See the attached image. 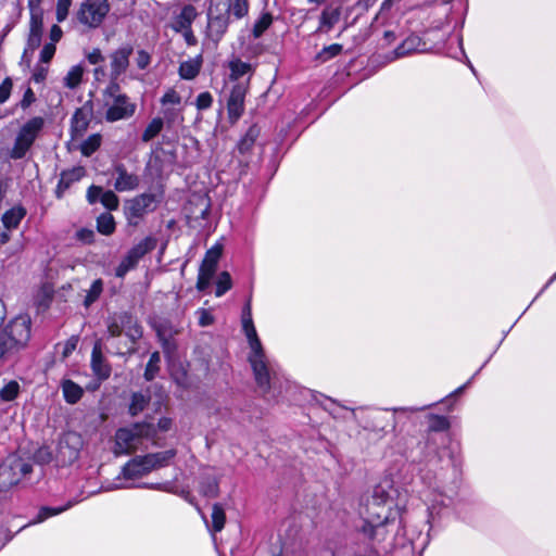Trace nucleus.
Masks as SVG:
<instances>
[{
    "mask_svg": "<svg viewBox=\"0 0 556 556\" xmlns=\"http://www.w3.org/2000/svg\"><path fill=\"white\" fill-rule=\"evenodd\" d=\"M241 323L242 331L250 348L248 361L251 365L257 390L266 401L278 402L286 389L287 381L280 375L278 365L266 355L257 336L252 314H242Z\"/></svg>",
    "mask_w": 556,
    "mask_h": 556,
    "instance_id": "1",
    "label": "nucleus"
},
{
    "mask_svg": "<svg viewBox=\"0 0 556 556\" xmlns=\"http://www.w3.org/2000/svg\"><path fill=\"white\" fill-rule=\"evenodd\" d=\"M392 489L387 490L383 485L374 488L371 494L363 498L359 504L358 514L363 526L358 531L370 541L384 539L389 528L401 520V508L395 502Z\"/></svg>",
    "mask_w": 556,
    "mask_h": 556,
    "instance_id": "2",
    "label": "nucleus"
},
{
    "mask_svg": "<svg viewBox=\"0 0 556 556\" xmlns=\"http://www.w3.org/2000/svg\"><path fill=\"white\" fill-rule=\"evenodd\" d=\"M433 404L424 406H404L388 408H372L366 412L363 427L377 434H384L388 429L394 430L403 419H409L412 415L422 412Z\"/></svg>",
    "mask_w": 556,
    "mask_h": 556,
    "instance_id": "3",
    "label": "nucleus"
},
{
    "mask_svg": "<svg viewBox=\"0 0 556 556\" xmlns=\"http://www.w3.org/2000/svg\"><path fill=\"white\" fill-rule=\"evenodd\" d=\"M103 108L106 122L114 123L130 118L136 112V103L121 91L116 81H111L103 91Z\"/></svg>",
    "mask_w": 556,
    "mask_h": 556,
    "instance_id": "4",
    "label": "nucleus"
},
{
    "mask_svg": "<svg viewBox=\"0 0 556 556\" xmlns=\"http://www.w3.org/2000/svg\"><path fill=\"white\" fill-rule=\"evenodd\" d=\"M156 433L152 424L137 422L130 427L119 428L115 433V454H130L143 446L146 440H151Z\"/></svg>",
    "mask_w": 556,
    "mask_h": 556,
    "instance_id": "5",
    "label": "nucleus"
},
{
    "mask_svg": "<svg viewBox=\"0 0 556 556\" xmlns=\"http://www.w3.org/2000/svg\"><path fill=\"white\" fill-rule=\"evenodd\" d=\"M45 124V118L41 116H35L25 122L16 132L13 146L8 151V156L14 161L24 159L39 138Z\"/></svg>",
    "mask_w": 556,
    "mask_h": 556,
    "instance_id": "6",
    "label": "nucleus"
},
{
    "mask_svg": "<svg viewBox=\"0 0 556 556\" xmlns=\"http://www.w3.org/2000/svg\"><path fill=\"white\" fill-rule=\"evenodd\" d=\"M156 247V239L153 237H146L136 245H134L127 254L122 258L121 263L115 269V276L124 278L127 273L138 265L139 261Z\"/></svg>",
    "mask_w": 556,
    "mask_h": 556,
    "instance_id": "7",
    "label": "nucleus"
},
{
    "mask_svg": "<svg viewBox=\"0 0 556 556\" xmlns=\"http://www.w3.org/2000/svg\"><path fill=\"white\" fill-rule=\"evenodd\" d=\"M8 340L7 350L9 348L25 345L30 338V318L27 315H20L12 319L4 329Z\"/></svg>",
    "mask_w": 556,
    "mask_h": 556,
    "instance_id": "8",
    "label": "nucleus"
},
{
    "mask_svg": "<svg viewBox=\"0 0 556 556\" xmlns=\"http://www.w3.org/2000/svg\"><path fill=\"white\" fill-rule=\"evenodd\" d=\"M162 118L168 128L182 121L181 96L174 88H169L160 99Z\"/></svg>",
    "mask_w": 556,
    "mask_h": 556,
    "instance_id": "9",
    "label": "nucleus"
},
{
    "mask_svg": "<svg viewBox=\"0 0 556 556\" xmlns=\"http://www.w3.org/2000/svg\"><path fill=\"white\" fill-rule=\"evenodd\" d=\"M30 470L31 466L18 458L7 459L0 465V486L10 488L17 484Z\"/></svg>",
    "mask_w": 556,
    "mask_h": 556,
    "instance_id": "10",
    "label": "nucleus"
},
{
    "mask_svg": "<svg viewBox=\"0 0 556 556\" xmlns=\"http://www.w3.org/2000/svg\"><path fill=\"white\" fill-rule=\"evenodd\" d=\"M109 12L108 0H86L78 11L80 23L90 27L99 26Z\"/></svg>",
    "mask_w": 556,
    "mask_h": 556,
    "instance_id": "11",
    "label": "nucleus"
},
{
    "mask_svg": "<svg viewBox=\"0 0 556 556\" xmlns=\"http://www.w3.org/2000/svg\"><path fill=\"white\" fill-rule=\"evenodd\" d=\"M455 495L456 490L454 488H450L446 492L434 490L431 493L428 507V523L431 528L435 525L437 519H440L444 511L453 504Z\"/></svg>",
    "mask_w": 556,
    "mask_h": 556,
    "instance_id": "12",
    "label": "nucleus"
},
{
    "mask_svg": "<svg viewBox=\"0 0 556 556\" xmlns=\"http://www.w3.org/2000/svg\"><path fill=\"white\" fill-rule=\"evenodd\" d=\"M248 93V81L236 83L227 101L228 117L236 123L244 113V101Z\"/></svg>",
    "mask_w": 556,
    "mask_h": 556,
    "instance_id": "13",
    "label": "nucleus"
},
{
    "mask_svg": "<svg viewBox=\"0 0 556 556\" xmlns=\"http://www.w3.org/2000/svg\"><path fill=\"white\" fill-rule=\"evenodd\" d=\"M26 208L21 205H14L11 208L7 210L1 216V223L4 228L3 231H0V242L5 244L10 241L11 236L10 231L16 229L23 218L26 216Z\"/></svg>",
    "mask_w": 556,
    "mask_h": 556,
    "instance_id": "14",
    "label": "nucleus"
},
{
    "mask_svg": "<svg viewBox=\"0 0 556 556\" xmlns=\"http://www.w3.org/2000/svg\"><path fill=\"white\" fill-rule=\"evenodd\" d=\"M81 446L80 435L76 432H68L59 443V456L64 464H72L78 458Z\"/></svg>",
    "mask_w": 556,
    "mask_h": 556,
    "instance_id": "15",
    "label": "nucleus"
},
{
    "mask_svg": "<svg viewBox=\"0 0 556 556\" xmlns=\"http://www.w3.org/2000/svg\"><path fill=\"white\" fill-rule=\"evenodd\" d=\"M112 176L114 177V189L118 192H127L137 189L140 182L138 175L129 173L124 164L114 165Z\"/></svg>",
    "mask_w": 556,
    "mask_h": 556,
    "instance_id": "16",
    "label": "nucleus"
},
{
    "mask_svg": "<svg viewBox=\"0 0 556 556\" xmlns=\"http://www.w3.org/2000/svg\"><path fill=\"white\" fill-rule=\"evenodd\" d=\"M156 207V198L152 193H142L128 202L127 212L132 218H140L154 211Z\"/></svg>",
    "mask_w": 556,
    "mask_h": 556,
    "instance_id": "17",
    "label": "nucleus"
},
{
    "mask_svg": "<svg viewBox=\"0 0 556 556\" xmlns=\"http://www.w3.org/2000/svg\"><path fill=\"white\" fill-rule=\"evenodd\" d=\"M279 551H273L270 556H288L303 551V542L299 538V530L296 527L290 528L286 534V538H279Z\"/></svg>",
    "mask_w": 556,
    "mask_h": 556,
    "instance_id": "18",
    "label": "nucleus"
},
{
    "mask_svg": "<svg viewBox=\"0 0 556 556\" xmlns=\"http://www.w3.org/2000/svg\"><path fill=\"white\" fill-rule=\"evenodd\" d=\"M132 53V47L123 46L115 50L111 55V77L112 81L116 80L124 74L129 65V58Z\"/></svg>",
    "mask_w": 556,
    "mask_h": 556,
    "instance_id": "19",
    "label": "nucleus"
},
{
    "mask_svg": "<svg viewBox=\"0 0 556 556\" xmlns=\"http://www.w3.org/2000/svg\"><path fill=\"white\" fill-rule=\"evenodd\" d=\"M342 16V8L340 5H326L319 16L316 33L328 34L340 22Z\"/></svg>",
    "mask_w": 556,
    "mask_h": 556,
    "instance_id": "20",
    "label": "nucleus"
},
{
    "mask_svg": "<svg viewBox=\"0 0 556 556\" xmlns=\"http://www.w3.org/2000/svg\"><path fill=\"white\" fill-rule=\"evenodd\" d=\"M91 369L99 380H105L111 375V366L103 357L101 346L96 343L91 353Z\"/></svg>",
    "mask_w": 556,
    "mask_h": 556,
    "instance_id": "21",
    "label": "nucleus"
},
{
    "mask_svg": "<svg viewBox=\"0 0 556 556\" xmlns=\"http://www.w3.org/2000/svg\"><path fill=\"white\" fill-rule=\"evenodd\" d=\"M151 472L146 464L144 456H138L129 460L122 469V476L126 480L141 478Z\"/></svg>",
    "mask_w": 556,
    "mask_h": 556,
    "instance_id": "22",
    "label": "nucleus"
},
{
    "mask_svg": "<svg viewBox=\"0 0 556 556\" xmlns=\"http://www.w3.org/2000/svg\"><path fill=\"white\" fill-rule=\"evenodd\" d=\"M197 16L198 12L195 8L191 4H186L182 7L180 13L174 18L172 28L176 33L191 28V25Z\"/></svg>",
    "mask_w": 556,
    "mask_h": 556,
    "instance_id": "23",
    "label": "nucleus"
},
{
    "mask_svg": "<svg viewBox=\"0 0 556 556\" xmlns=\"http://www.w3.org/2000/svg\"><path fill=\"white\" fill-rule=\"evenodd\" d=\"M42 35V11H30V30L27 45L36 49L41 42Z\"/></svg>",
    "mask_w": 556,
    "mask_h": 556,
    "instance_id": "24",
    "label": "nucleus"
},
{
    "mask_svg": "<svg viewBox=\"0 0 556 556\" xmlns=\"http://www.w3.org/2000/svg\"><path fill=\"white\" fill-rule=\"evenodd\" d=\"M202 63L203 59L201 54L193 59L181 62L178 68L180 78L185 80L194 79L201 71Z\"/></svg>",
    "mask_w": 556,
    "mask_h": 556,
    "instance_id": "25",
    "label": "nucleus"
},
{
    "mask_svg": "<svg viewBox=\"0 0 556 556\" xmlns=\"http://www.w3.org/2000/svg\"><path fill=\"white\" fill-rule=\"evenodd\" d=\"M175 450H167L163 452L147 454L144 455V459L146 464L148 465V469L152 471L167 466L169 462L175 457Z\"/></svg>",
    "mask_w": 556,
    "mask_h": 556,
    "instance_id": "26",
    "label": "nucleus"
},
{
    "mask_svg": "<svg viewBox=\"0 0 556 556\" xmlns=\"http://www.w3.org/2000/svg\"><path fill=\"white\" fill-rule=\"evenodd\" d=\"M130 323H132V316L127 313H122L110 317L108 321L109 336L112 338L119 337L124 332L126 326Z\"/></svg>",
    "mask_w": 556,
    "mask_h": 556,
    "instance_id": "27",
    "label": "nucleus"
},
{
    "mask_svg": "<svg viewBox=\"0 0 556 556\" xmlns=\"http://www.w3.org/2000/svg\"><path fill=\"white\" fill-rule=\"evenodd\" d=\"M74 504H75L74 502L70 501L64 506H59V507L43 506L38 510L36 517L33 520H30L27 525L21 527L20 530L24 529L27 526L41 523V522L46 521L48 518L56 516V515L70 509L71 507L74 506Z\"/></svg>",
    "mask_w": 556,
    "mask_h": 556,
    "instance_id": "28",
    "label": "nucleus"
},
{
    "mask_svg": "<svg viewBox=\"0 0 556 556\" xmlns=\"http://www.w3.org/2000/svg\"><path fill=\"white\" fill-rule=\"evenodd\" d=\"M229 22L230 17L226 12L218 15H214L213 11L208 12V28L216 35L217 39H220L227 31Z\"/></svg>",
    "mask_w": 556,
    "mask_h": 556,
    "instance_id": "29",
    "label": "nucleus"
},
{
    "mask_svg": "<svg viewBox=\"0 0 556 556\" xmlns=\"http://www.w3.org/2000/svg\"><path fill=\"white\" fill-rule=\"evenodd\" d=\"M63 397L68 404H76L84 395V389L71 379L61 382Z\"/></svg>",
    "mask_w": 556,
    "mask_h": 556,
    "instance_id": "30",
    "label": "nucleus"
},
{
    "mask_svg": "<svg viewBox=\"0 0 556 556\" xmlns=\"http://www.w3.org/2000/svg\"><path fill=\"white\" fill-rule=\"evenodd\" d=\"M84 175H85V169H84V167H80V166L63 172L61 174V178L59 180L56 195L60 198L61 193L64 190L70 188V186L73 182L80 180L84 177Z\"/></svg>",
    "mask_w": 556,
    "mask_h": 556,
    "instance_id": "31",
    "label": "nucleus"
},
{
    "mask_svg": "<svg viewBox=\"0 0 556 556\" xmlns=\"http://www.w3.org/2000/svg\"><path fill=\"white\" fill-rule=\"evenodd\" d=\"M421 39L418 36H408L394 51L392 60L403 58L412 52L421 50Z\"/></svg>",
    "mask_w": 556,
    "mask_h": 556,
    "instance_id": "32",
    "label": "nucleus"
},
{
    "mask_svg": "<svg viewBox=\"0 0 556 556\" xmlns=\"http://www.w3.org/2000/svg\"><path fill=\"white\" fill-rule=\"evenodd\" d=\"M220 255L222 249L219 247H214L210 249L206 252L199 270L214 276Z\"/></svg>",
    "mask_w": 556,
    "mask_h": 556,
    "instance_id": "33",
    "label": "nucleus"
},
{
    "mask_svg": "<svg viewBox=\"0 0 556 556\" xmlns=\"http://www.w3.org/2000/svg\"><path fill=\"white\" fill-rule=\"evenodd\" d=\"M230 74L229 78L231 80H239L244 75L250 74L252 72V66L248 62H243L240 59H233L228 64Z\"/></svg>",
    "mask_w": 556,
    "mask_h": 556,
    "instance_id": "34",
    "label": "nucleus"
},
{
    "mask_svg": "<svg viewBox=\"0 0 556 556\" xmlns=\"http://www.w3.org/2000/svg\"><path fill=\"white\" fill-rule=\"evenodd\" d=\"M260 136V128L256 125H252L245 132V135L240 139L238 143V149L240 153L244 154L249 152L254 146L256 139Z\"/></svg>",
    "mask_w": 556,
    "mask_h": 556,
    "instance_id": "35",
    "label": "nucleus"
},
{
    "mask_svg": "<svg viewBox=\"0 0 556 556\" xmlns=\"http://www.w3.org/2000/svg\"><path fill=\"white\" fill-rule=\"evenodd\" d=\"M164 125H166V123L161 116L152 118L143 130L141 140L143 142L151 141L162 131Z\"/></svg>",
    "mask_w": 556,
    "mask_h": 556,
    "instance_id": "36",
    "label": "nucleus"
},
{
    "mask_svg": "<svg viewBox=\"0 0 556 556\" xmlns=\"http://www.w3.org/2000/svg\"><path fill=\"white\" fill-rule=\"evenodd\" d=\"M150 402V395L142 392H135L131 395L129 404V414L137 416L148 406Z\"/></svg>",
    "mask_w": 556,
    "mask_h": 556,
    "instance_id": "37",
    "label": "nucleus"
},
{
    "mask_svg": "<svg viewBox=\"0 0 556 556\" xmlns=\"http://www.w3.org/2000/svg\"><path fill=\"white\" fill-rule=\"evenodd\" d=\"M249 7L248 0H233L229 3L226 13L236 20H241L249 13Z\"/></svg>",
    "mask_w": 556,
    "mask_h": 556,
    "instance_id": "38",
    "label": "nucleus"
},
{
    "mask_svg": "<svg viewBox=\"0 0 556 556\" xmlns=\"http://www.w3.org/2000/svg\"><path fill=\"white\" fill-rule=\"evenodd\" d=\"M98 231L104 236L112 235L115 230V220L112 214L103 213L97 219Z\"/></svg>",
    "mask_w": 556,
    "mask_h": 556,
    "instance_id": "39",
    "label": "nucleus"
},
{
    "mask_svg": "<svg viewBox=\"0 0 556 556\" xmlns=\"http://www.w3.org/2000/svg\"><path fill=\"white\" fill-rule=\"evenodd\" d=\"M211 519H212L211 530L213 532L222 531L225 526L226 516H225V510L220 505H218V504L213 505Z\"/></svg>",
    "mask_w": 556,
    "mask_h": 556,
    "instance_id": "40",
    "label": "nucleus"
},
{
    "mask_svg": "<svg viewBox=\"0 0 556 556\" xmlns=\"http://www.w3.org/2000/svg\"><path fill=\"white\" fill-rule=\"evenodd\" d=\"M273 16L270 13H263L254 23L252 34L254 38H260L271 25Z\"/></svg>",
    "mask_w": 556,
    "mask_h": 556,
    "instance_id": "41",
    "label": "nucleus"
},
{
    "mask_svg": "<svg viewBox=\"0 0 556 556\" xmlns=\"http://www.w3.org/2000/svg\"><path fill=\"white\" fill-rule=\"evenodd\" d=\"M343 50L342 45L340 43H332L330 46L324 47L320 52L317 53L316 60L325 63L337 55H339Z\"/></svg>",
    "mask_w": 556,
    "mask_h": 556,
    "instance_id": "42",
    "label": "nucleus"
},
{
    "mask_svg": "<svg viewBox=\"0 0 556 556\" xmlns=\"http://www.w3.org/2000/svg\"><path fill=\"white\" fill-rule=\"evenodd\" d=\"M84 68L80 65L73 66L64 77V85L71 89L76 88L83 78Z\"/></svg>",
    "mask_w": 556,
    "mask_h": 556,
    "instance_id": "43",
    "label": "nucleus"
},
{
    "mask_svg": "<svg viewBox=\"0 0 556 556\" xmlns=\"http://www.w3.org/2000/svg\"><path fill=\"white\" fill-rule=\"evenodd\" d=\"M101 144V136L98 134L89 136L80 147V151L83 155L90 156L92 153H94Z\"/></svg>",
    "mask_w": 556,
    "mask_h": 556,
    "instance_id": "44",
    "label": "nucleus"
},
{
    "mask_svg": "<svg viewBox=\"0 0 556 556\" xmlns=\"http://www.w3.org/2000/svg\"><path fill=\"white\" fill-rule=\"evenodd\" d=\"M103 291V281L102 279H96L90 289L87 292V295L84 300V304L86 307H89L93 302H96Z\"/></svg>",
    "mask_w": 556,
    "mask_h": 556,
    "instance_id": "45",
    "label": "nucleus"
},
{
    "mask_svg": "<svg viewBox=\"0 0 556 556\" xmlns=\"http://www.w3.org/2000/svg\"><path fill=\"white\" fill-rule=\"evenodd\" d=\"M161 362V355L159 352H154L151 354L150 359L147 364L146 371H144V378L150 381L154 379L156 376L160 367L159 364Z\"/></svg>",
    "mask_w": 556,
    "mask_h": 556,
    "instance_id": "46",
    "label": "nucleus"
},
{
    "mask_svg": "<svg viewBox=\"0 0 556 556\" xmlns=\"http://www.w3.org/2000/svg\"><path fill=\"white\" fill-rule=\"evenodd\" d=\"M200 491L207 497H215L218 494V481L216 478H206L201 482Z\"/></svg>",
    "mask_w": 556,
    "mask_h": 556,
    "instance_id": "47",
    "label": "nucleus"
},
{
    "mask_svg": "<svg viewBox=\"0 0 556 556\" xmlns=\"http://www.w3.org/2000/svg\"><path fill=\"white\" fill-rule=\"evenodd\" d=\"M231 286H232V282H231L230 275L227 271L220 273V275L218 276V279H217V283H216L215 295L216 296L224 295L231 288Z\"/></svg>",
    "mask_w": 556,
    "mask_h": 556,
    "instance_id": "48",
    "label": "nucleus"
},
{
    "mask_svg": "<svg viewBox=\"0 0 556 556\" xmlns=\"http://www.w3.org/2000/svg\"><path fill=\"white\" fill-rule=\"evenodd\" d=\"M20 391V386L16 381H10L0 390V397L5 402L13 401Z\"/></svg>",
    "mask_w": 556,
    "mask_h": 556,
    "instance_id": "49",
    "label": "nucleus"
},
{
    "mask_svg": "<svg viewBox=\"0 0 556 556\" xmlns=\"http://www.w3.org/2000/svg\"><path fill=\"white\" fill-rule=\"evenodd\" d=\"M450 422L446 417L439 415H429V430L444 431L448 429Z\"/></svg>",
    "mask_w": 556,
    "mask_h": 556,
    "instance_id": "50",
    "label": "nucleus"
},
{
    "mask_svg": "<svg viewBox=\"0 0 556 556\" xmlns=\"http://www.w3.org/2000/svg\"><path fill=\"white\" fill-rule=\"evenodd\" d=\"M100 202L102 203V205L105 208H108L110 211L116 210L119 204V200H118L117 195L111 190H106V191L102 192Z\"/></svg>",
    "mask_w": 556,
    "mask_h": 556,
    "instance_id": "51",
    "label": "nucleus"
},
{
    "mask_svg": "<svg viewBox=\"0 0 556 556\" xmlns=\"http://www.w3.org/2000/svg\"><path fill=\"white\" fill-rule=\"evenodd\" d=\"M125 334L129 338L131 344L142 336V330L137 320L132 317V323L128 324L124 330Z\"/></svg>",
    "mask_w": 556,
    "mask_h": 556,
    "instance_id": "52",
    "label": "nucleus"
},
{
    "mask_svg": "<svg viewBox=\"0 0 556 556\" xmlns=\"http://www.w3.org/2000/svg\"><path fill=\"white\" fill-rule=\"evenodd\" d=\"M194 104L199 111L207 110L213 104V96L208 91L201 92L198 94Z\"/></svg>",
    "mask_w": 556,
    "mask_h": 556,
    "instance_id": "53",
    "label": "nucleus"
},
{
    "mask_svg": "<svg viewBox=\"0 0 556 556\" xmlns=\"http://www.w3.org/2000/svg\"><path fill=\"white\" fill-rule=\"evenodd\" d=\"M71 5H72V0H58V2H56V20H58V22L61 23L66 20Z\"/></svg>",
    "mask_w": 556,
    "mask_h": 556,
    "instance_id": "54",
    "label": "nucleus"
},
{
    "mask_svg": "<svg viewBox=\"0 0 556 556\" xmlns=\"http://www.w3.org/2000/svg\"><path fill=\"white\" fill-rule=\"evenodd\" d=\"M13 83L10 77H7L0 85V104H3L10 98Z\"/></svg>",
    "mask_w": 556,
    "mask_h": 556,
    "instance_id": "55",
    "label": "nucleus"
},
{
    "mask_svg": "<svg viewBox=\"0 0 556 556\" xmlns=\"http://www.w3.org/2000/svg\"><path fill=\"white\" fill-rule=\"evenodd\" d=\"M73 125L76 130H85L88 126L86 114L81 110H77L73 116Z\"/></svg>",
    "mask_w": 556,
    "mask_h": 556,
    "instance_id": "56",
    "label": "nucleus"
},
{
    "mask_svg": "<svg viewBox=\"0 0 556 556\" xmlns=\"http://www.w3.org/2000/svg\"><path fill=\"white\" fill-rule=\"evenodd\" d=\"M103 189L99 186H90L87 190V201L90 204H94L97 201H101Z\"/></svg>",
    "mask_w": 556,
    "mask_h": 556,
    "instance_id": "57",
    "label": "nucleus"
},
{
    "mask_svg": "<svg viewBox=\"0 0 556 556\" xmlns=\"http://www.w3.org/2000/svg\"><path fill=\"white\" fill-rule=\"evenodd\" d=\"M54 53H55V45L54 43L45 45L40 52V61L42 63H49L52 60Z\"/></svg>",
    "mask_w": 556,
    "mask_h": 556,
    "instance_id": "58",
    "label": "nucleus"
},
{
    "mask_svg": "<svg viewBox=\"0 0 556 556\" xmlns=\"http://www.w3.org/2000/svg\"><path fill=\"white\" fill-rule=\"evenodd\" d=\"M150 62L151 56L147 51L139 50L137 52L136 64L140 70H146L149 66Z\"/></svg>",
    "mask_w": 556,
    "mask_h": 556,
    "instance_id": "59",
    "label": "nucleus"
},
{
    "mask_svg": "<svg viewBox=\"0 0 556 556\" xmlns=\"http://www.w3.org/2000/svg\"><path fill=\"white\" fill-rule=\"evenodd\" d=\"M212 278H213V275H208L206 273L199 270L198 281H197L198 290L203 291V290L207 289L211 283Z\"/></svg>",
    "mask_w": 556,
    "mask_h": 556,
    "instance_id": "60",
    "label": "nucleus"
},
{
    "mask_svg": "<svg viewBox=\"0 0 556 556\" xmlns=\"http://www.w3.org/2000/svg\"><path fill=\"white\" fill-rule=\"evenodd\" d=\"M78 339L75 337L70 338L63 345L62 356L63 358L68 357L77 346Z\"/></svg>",
    "mask_w": 556,
    "mask_h": 556,
    "instance_id": "61",
    "label": "nucleus"
},
{
    "mask_svg": "<svg viewBox=\"0 0 556 556\" xmlns=\"http://www.w3.org/2000/svg\"><path fill=\"white\" fill-rule=\"evenodd\" d=\"M36 101V97L31 88H27L24 92L23 99L20 102V105L23 110L29 108Z\"/></svg>",
    "mask_w": 556,
    "mask_h": 556,
    "instance_id": "62",
    "label": "nucleus"
},
{
    "mask_svg": "<svg viewBox=\"0 0 556 556\" xmlns=\"http://www.w3.org/2000/svg\"><path fill=\"white\" fill-rule=\"evenodd\" d=\"M197 314L199 315V324L203 327L205 326H208L213 323V316L210 312H207L206 309H199L197 312Z\"/></svg>",
    "mask_w": 556,
    "mask_h": 556,
    "instance_id": "63",
    "label": "nucleus"
},
{
    "mask_svg": "<svg viewBox=\"0 0 556 556\" xmlns=\"http://www.w3.org/2000/svg\"><path fill=\"white\" fill-rule=\"evenodd\" d=\"M93 237L94 233L92 230L80 229L77 231V238L85 243H90L93 240Z\"/></svg>",
    "mask_w": 556,
    "mask_h": 556,
    "instance_id": "64",
    "label": "nucleus"
}]
</instances>
